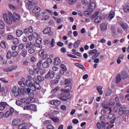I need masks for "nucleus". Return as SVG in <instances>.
Returning <instances> with one entry per match:
<instances>
[{
  "label": "nucleus",
  "mask_w": 129,
  "mask_h": 129,
  "mask_svg": "<svg viewBox=\"0 0 129 129\" xmlns=\"http://www.w3.org/2000/svg\"><path fill=\"white\" fill-rule=\"evenodd\" d=\"M3 19L7 24L8 25H12L13 24V13L9 12L8 14L4 13L3 14Z\"/></svg>",
  "instance_id": "nucleus-1"
},
{
  "label": "nucleus",
  "mask_w": 129,
  "mask_h": 129,
  "mask_svg": "<svg viewBox=\"0 0 129 129\" xmlns=\"http://www.w3.org/2000/svg\"><path fill=\"white\" fill-rule=\"evenodd\" d=\"M69 96V94L65 92H62L60 94H58L57 95V98L60 100H62L63 101H67L69 99L68 98Z\"/></svg>",
  "instance_id": "nucleus-2"
},
{
  "label": "nucleus",
  "mask_w": 129,
  "mask_h": 129,
  "mask_svg": "<svg viewBox=\"0 0 129 129\" xmlns=\"http://www.w3.org/2000/svg\"><path fill=\"white\" fill-rule=\"evenodd\" d=\"M36 78H33V81H35L33 83V86L32 87L34 88V89L33 90V91H36V90H41V86L39 85V84L36 81Z\"/></svg>",
  "instance_id": "nucleus-3"
},
{
  "label": "nucleus",
  "mask_w": 129,
  "mask_h": 129,
  "mask_svg": "<svg viewBox=\"0 0 129 129\" xmlns=\"http://www.w3.org/2000/svg\"><path fill=\"white\" fill-rule=\"evenodd\" d=\"M12 15V21L14 23H16L17 21L18 22L21 20V16L18 15L17 13L14 12Z\"/></svg>",
  "instance_id": "nucleus-4"
},
{
  "label": "nucleus",
  "mask_w": 129,
  "mask_h": 129,
  "mask_svg": "<svg viewBox=\"0 0 129 129\" xmlns=\"http://www.w3.org/2000/svg\"><path fill=\"white\" fill-rule=\"evenodd\" d=\"M129 110L123 109L122 107H120L119 108V115H122V114H128Z\"/></svg>",
  "instance_id": "nucleus-5"
},
{
  "label": "nucleus",
  "mask_w": 129,
  "mask_h": 129,
  "mask_svg": "<svg viewBox=\"0 0 129 129\" xmlns=\"http://www.w3.org/2000/svg\"><path fill=\"white\" fill-rule=\"evenodd\" d=\"M43 33L45 35H47V34H48L49 36H52L53 35V32L51 31V27H47L43 30Z\"/></svg>",
  "instance_id": "nucleus-6"
},
{
  "label": "nucleus",
  "mask_w": 129,
  "mask_h": 129,
  "mask_svg": "<svg viewBox=\"0 0 129 129\" xmlns=\"http://www.w3.org/2000/svg\"><path fill=\"white\" fill-rule=\"evenodd\" d=\"M55 76V72L51 71H49L48 73L46 74V75L45 77V78L46 79H48V77L50 78V79H52L54 78V77Z\"/></svg>",
  "instance_id": "nucleus-7"
},
{
  "label": "nucleus",
  "mask_w": 129,
  "mask_h": 129,
  "mask_svg": "<svg viewBox=\"0 0 129 129\" xmlns=\"http://www.w3.org/2000/svg\"><path fill=\"white\" fill-rule=\"evenodd\" d=\"M101 106L103 107V108H104L105 109H108V113H111V111L112 110L111 109V108L109 107L108 106V103H102L101 104Z\"/></svg>",
  "instance_id": "nucleus-8"
},
{
  "label": "nucleus",
  "mask_w": 129,
  "mask_h": 129,
  "mask_svg": "<svg viewBox=\"0 0 129 129\" xmlns=\"http://www.w3.org/2000/svg\"><path fill=\"white\" fill-rule=\"evenodd\" d=\"M24 89L23 88H18V91H16L14 93V95L16 97H18V96H19V95H21V94H24Z\"/></svg>",
  "instance_id": "nucleus-9"
},
{
  "label": "nucleus",
  "mask_w": 129,
  "mask_h": 129,
  "mask_svg": "<svg viewBox=\"0 0 129 129\" xmlns=\"http://www.w3.org/2000/svg\"><path fill=\"white\" fill-rule=\"evenodd\" d=\"M8 105H9V104L6 102H0V110H5Z\"/></svg>",
  "instance_id": "nucleus-10"
},
{
  "label": "nucleus",
  "mask_w": 129,
  "mask_h": 129,
  "mask_svg": "<svg viewBox=\"0 0 129 129\" xmlns=\"http://www.w3.org/2000/svg\"><path fill=\"white\" fill-rule=\"evenodd\" d=\"M119 24L120 26H121V27L124 31H126V29H128V28H129L127 24L124 23L122 22V21H119Z\"/></svg>",
  "instance_id": "nucleus-11"
},
{
  "label": "nucleus",
  "mask_w": 129,
  "mask_h": 129,
  "mask_svg": "<svg viewBox=\"0 0 129 129\" xmlns=\"http://www.w3.org/2000/svg\"><path fill=\"white\" fill-rule=\"evenodd\" d=\"M50 104L52 105H56V106L58 105H61V101L59 100H54L50 101Z\"/></svg>",
  "instance_id": "nucleus-12"
},
{
  "label": "nucleus",
  "mask_w": 129,
  "mask_h": 129,
  "mask_svg": "<svg viewBox=\"0 0 129 129\" xmlns=\"http://www.w3.org/2000/svg\"><path fill=\"white\" fill-rule=\"evenodd\" d=\"M25 83L26 86H27V87H30V88H32V87H33V86H34L33 82L30 80H26Z\"/></svg>",
  "instance_id": "nucleus-13"
},
{
  "label": "nucleus",
  "mask_w": 129,
  "mask_h": 129,
  "mask_svg": "<svg viewBox=\"0 0 129 129\" xmlns=\"http://www.w3.org/2000/svg\"><path fill=\"white\" fill-rule=\"evenodd\" d=\"M35 6H37V3H27V7L28 9V10H32Z\"/></svg>",
  "instance_id": "nucleus-14"
},
{
  "label": "nucleus",
  "mask_w": 129,
  "mask_h": 129,
  "mask_svg": "<svg viewBox=\"0 0 129 129\" xmlns=\"http://www.w3.org/2000/svg\"><path fill=\"white\" fill-rule=\"evenodd\" d=\"M113 18H114V12L110 11L109 16L107 18V20L110 21Z\"/></svg>",
  "instance_id": "nucleus-15"
},
{
  "label": "nucleus",
  "mask_w": 129,
  "mask_h": 129,
  "mask_svg": "<svg viewBox=\"0 0 129 129\" xmlns=\"http://www.w3.org/2000/svg\"><path fill=\"white\" fill-rule=\"evenodd\" d=\"M101 31H105L107 29V24L105 23H102L100 26Z\"/></svg>",
  "instance_id": "nucleus-16"
},
{
  "label": "nucleus",
  "mask_w": 129,
  "mask_h": 129,
  "mask_svg": "<svg viewBox=\"0 0 129 129\" xmlns=\"http://www.w3.org/2000/svg\"><path fill=\"white\" fill-rule=\"evenodd\" d=\"M88 9L92 12H93V10L95 9V3H94V2H93L91 4H90L89 7L88 8Z\"/></svg>",
  "instance_id": "nucleus-17"
},
{
  "label": "nucleus",
  "mask_w": 129,
  "mask_h": 129,
  "mask_svg": "<svg viewBox=\"0 0 129 129\" xmlns=\"http://www.w3.org/2000/svg\"><path fill=\"white\" fill-rule=\"evenodd\" d=\"M120 74L122 79H126V78H127V76H128L125 71L121 72Z\"/></svg>",
  "instance_id": "nucleus-18"
},
{
  "label": "nucleus",
  "mask_w": 129,
  "mask_h": 129,
  "mask_svg": "<svg viewBox=\"0 0 129 129\" xmlns=\"http://www.w3.org/2000/svg\"><path fill=\"white\" fill-rule=\"evenodd\" d=\"M54 65H60L61 64V60L59 57H56L54 58V62H53Z\"/></svg>",
  "instance_id": "nucleus-19"
},
{
  "label": "nucleus",
  "mask_w": 129,
  "mask_h": 129,
  "mask_svg": "<svg viewBox=\"0 0 129 129\" xmlns=\"http://www.w3.org/2000/svg\"><path fill=\"white\" fill-rule=\"evenodd\" d=\"M40 11L41 8H40V7H34L32 11L33 14H37L39 13Z\"/></svg>",
  "instance_id": "nucleus-20"
},
{
  "label": "nucleus",
  "mask_w": 129,
  "mask_h": 129,
  "mask_svg": "<svg viewBox=\"0 0 129 129\" xmlns=\"http://www.w3.org/2000/svg\"><path fill=\"white\" fill-rule=\"evenodd\" d=\"M33 110V111H37V106L35 104L30 105V110Z\"/></svg>",
  "instance_id": "nucleus-21"
},
{
  "label": "nucleus",
  "mask_w": 129,
  "mask_h": 129,
  "mask_svg": "<svg viewBox=\"0 0 129 129\" xmlns=\"http://www.w3.org/2000/svg\"><path fill=\"white\" fill-rule=\"evenodd\" d=\"M101 114H102V115H103V116H105L106 115H107V114H109V113L107 112V111H106V109H101Z\"/></svg>",
  "instance_id": "nucleus-22"
},
{
  "label": "nucleus",
  "mask_w": 129,
  "mask_h": 129,
  "mask_svg": "<svg viewBox=\"0 0 129 129\" xmlns=\"http://www.w3.org/2000/svg\"><path fill=\"white\" fill-rule=\"evenodd\" d=\"M71 89H72V86L70 85L66 86L64 88V90L66 92H69Z\"/></svg>",
  "instance_id": "nucleus-23"
},
{
  "label": "nucleus",
  "mask_w": 129,
  "mask_h": 129,
  "mask_svg": "<svg viewBox=\"0 0 129 129\" xmlns=\"http://www.w3.org/2000/svg\"><path fill=\"white\" fill-rule=\"evenodd\" d=\"M97 90L99 92L100 95H102L103 91H102V87L101 86H98L97 87Z\"/></svg>",
  "instance_id": "nucleus-24"
},
{
  "label": "nucleus",
  "mask_w": 129,
  "mask_h": 129,
  "mask_svg": "<svg viewBox=\"0 0 129 129\" xmlns=\"http://www.w3.org/2000/svg\"><path fill=\"white\" fill-rule=\"evenodd\" d=\"M91 13H92V12L88 9V10H87L86 11L84 12V14L85 17H89L90 15V14H91Z\"/></svg>",
  "instance_id": "nucleus-25"
},
{
  "label": "nucleus",
  "mask_w": 129,
  "mask_h": 129,
  "mask_svg": "<svg viewBox=\"0 0 129 129\" xmlns=\"http://www.w3.org/2000/svg\"><path fill=\"white\" fill-rule=\"evenodd\" d=\"M79 45H80V40H77L75 43H74V47L76 49L78 47H79Z\"/></svg>",
  "instance_id": "nucleus-26"
},
{
  "label": "nucleus",
  "mask_w": 129,
  "mask_h": 129,
  "mask_svg": "<svg viewBox=\"0 0 129 129\" xmlns=\"http://www.w3.org/2000/svg\"><path fill=\"white\" fill-rule=\"evenodd\" d=\"M66 2L69 4V5H74L77 0H66Z\"/></svg>",
  "instance_id": "nucleus-27"
},
{
  "label": "nucleus",
  "mask_w": 129,
  "mask_h": 129,
  "mask_svg": "<svg viewBox=\"0 0 129 129\" xmlns=\"http://www.w3.org/2000/svg\"><path fill=\"white\" fill-rule=\"evenodd\" d=\"M12 124L14 126L18 125V124H19V119H14L12 121Z\"/></svg>",
  "instance_id": "nucleus-28"
},
{
  "label": "nucleus",
  "mask_w": 129,
  "mask_h": 129,
  "mask_svg": "<svg viewBox=\"0 0 129 129\" xmlns=\"http://www.w3.org/2000/svg\"><path fill=\"white\" fill-rule=\"evenodd\" d=\"M23 34H24V32H23V31H22V30H17L16 31V35L17 37H21V36H22Z\"/></svg>",
  "instance_id": "nucleus-29"
},
{
  "label": "nucleus",
  "mask_w": 129,
  "mask_h": 129,
  "mask_svg": "<svg viewBox=\"0 0 129 129\" xmlns=\"http://www.w3.org/2000/svg\"><path fill=\"white\" fill-rule=\"evenodd\" d=\"M42 67L44 68H49L50 67V63H48V62L44 61L42 63Z\"/></svg>",
  "instance_id": "nucleus-30"
},
{
  "label": "nucleus",
  "mask_w": 129,
  "mask_h": 129,
  "mask_svg": "<svg viewBox=\"0 0 129 129\" xmlns=\"http://www.w3.org/2000/svg\"><path fill=\"white\" fill-rule=\"evenodd\" d=\"M121 81V77H120V75H117V76L116 77V83H118L119 82H120Z\"/></svg>",
  "instance_id": "nucleus-31"
},
{
  "label": "nucleus",
  "mask_w": 129,
  "mask_h": 129,
  "mask_svg": "<svg viewBox=\"0 0 129 129\" xmlns=\"http://www.w3.org/2000/svg\"><path fill=\"white\" fill-rule=\"evenodd\" d=\"M90 2H91V0H82V3L84 6H88Z\"/></svg>",
  "instance_id": "nucleus-32"
},
{
  "label": "nucleus",
  "mask_w": 129,
  "mask_h": 129,
  "mask_svg": "<svg viewBox=\"0 0 129 129\" xmlns=\"http://www.w3.org/2000/svg\"><path fill=\"white\" fill-rule=\"evenodd\" d=\"M102 127H104V129H108L110 127V125L108 123H103V122H102Z\"/></svg>",
  "instance_id": "nucleus-33"
},
{
  "label": "nucleus",
  "mask_w": 129,
  "mask_h": 129,
  "mask_svg": "<svg viewBox=\"0 0 129 129\" xmlns=\"http://www.w3.org/2000/svg\"><path fill=\"white\" fill-rule=\"evenodd\" d=\"M75 65L76 66H77L78 67H79V68H80V69H82V70H84V71H85L86 70L85 68L83 65L80 64L79 63H76Z\"/></svg>",
  "instance_id": "nucleus-34"
},
{
  "label": "nucleus",
  "mask_w": 129,
  "mask_h": 129,
  "mask_svg": "<svg viewBox=\"0 0 129 129\" xmlns=\"http://www.w3.org/2000/svg\"><path fill=\"white\" fill-rule=\"evenodd\" d=\"M26 123H22L21 124H20V125H19L18 128V129H25L26 128Z\"/></svg>",
  "instance_id": "nucleus-35"
},
{
  "label": "nucleus",
  "mask_w": 129,
  "mask_h": 129,
  "mask_svg": "<svg viewBox=\"0 0 129 129\" xmlns=\"http://www.w3.org/2000/svg\"><path fill=\"white\" fill-rule=\"evenodd\" d=\"M37 79L39 82H42V81H44V80H45V78L41 76H37Z\"/></svg>",
  "instance_id": "nucleus-36"
},
{
  "label": "nucleus",
  "mask_w": 129,
  "mask_h": 129,
  "mask_svg": "<svg viewBox=\"0 0 129 129\" xmlns=\"http://www.w3.org/2000/svg\"><path fill=\"white\" fill-rule=\"evenodd\" d=\"M26 48H34V44L32 43V42H29L27 44Z\"/></svg>",
  "instance_id": "nucleus-37"
},
{
  "label": "nucleus",
  "mask_w": 129,
  "mask_h": 129,
  "mask_svg": "<svg viewBox=\"0 0 129 129\" xmlns=\"http://www.w3.org/2000/svg\"><path fill=\"white\" fill-rule=\"evenodd\" d=\"M34 52H36V49H35L33 47L30 48L28 50V53H29V54H34Z\"/></svg>",
  "instance_id": "nucleus-38"
},
{
  "label": "nucleus",
  "mask_w": 129,
  "mask_h": 129,
  "mask_svg": "<svg viewBox=\"0 0 129 129\" xmlns=\"http://www.w3.org/2000/svg\"><path fill=\"white\" fill-rule=\"evenodd\" d=\"M101 21V16H98L96 19H95V23L98 24Z\"/></svg>",
  "instance_id": "nucleus-39"
},
{
  "label": "nucleus",
  "mask_w": 129,
  "mask_h": 129,
  "mask_svg": "<svg viewBox=\"0 0 129 129\" xmlns=\"http://www.w3.org/2000/svg\"><path fill=\"white\" fill-rule=\"evenodd\" d=\"M96 53H97V50L96 49H92L89 52L90 55H93L96 54Z\"/></svg>",
  "instance_id": "nucleus-40"
},
{
  "label": "nucleus",
  "mask_w": 129,
  "mask_h": 129,
  "mask_svg": "<svg viewBox=\"0 0 129 129\" xmlns=\"http://www.w3.org/2000/svg\"><path fill=\"white\" fill-rule=\"evenodd\" d=\"M5 28V23L4 21L2 20H0V29H3Z\"/></svg>",
  "instance_id": "nucleus-41"
},
{
  "label": "nucleus",
  "mask_w": 129,
  "mask_h": 129,
  "mask_svg": "<svg viewBox=\"0 0 129 129\" xmlns=\"http://www.w3.org/2000/svg\"><path fill=\"white\" fill-rule=\"evenodd\" d=\"M50 119H51V120H53L54 122H55V123L59 122V118H58L50 117Z\"/></svg>",
  "instance_id": "nucleus-42"
},
{
  "label": "nucleus",
  "mask_w": 129,
  "mask_h": 129,
  "mask_svg": "<svg viewBox=\"0 0 129 129\" xmlns=\"http://www.w3.org/2000/svg\"><path fill=\"white\" fill-rule=\"evenodd\" d=\"M1 46L2 48H3L4 49H5V48H7V45L6 44V42H5V41L1 42Z\"/></svg>",
  "instance_id": "nucleus-43"
},
{
  "label": "nucleus",
  "mask_w": 129,
  "mask_h": 129,
  "mask_svg": "<svg viewBox=\"0 0 129 129\" xmlns=\"http://www.w3.org/2000/svg\"><path fill=\"white\" fill-rule=\"evenodd\" d=\"M37 47V48H40V49H42L43 48V46L41 44V43H35L34 44V46Z\"/></svg>",
  "instance_id": "nucleus-44"
},
{
  "label": "nucleus",
  "mask_w": 129,
  "mask_h": 129,
  "mask_svg": "<svg viewBox=\"0 0 129 129\" xmlns=\"http://www.w3.org/2000/svg\"><path fill=\"white\" fill-rule=\"evenodd\" d=\"M59 89H60V88L59 87H56L55 88L51 90V93H56V91H58Z\"/></svg>",
  "instance_id": "nucleus-45"
},
{
  "label": "nucleus",
  "mask_w": 129,
  "mask_h": 129,
  "mask_svg": "<svg viewBox=\"0 0 129 129\" xmlns=\"http://www.w3.org/2000/svg\"><path fill=\"white\" fill-rule=\"evenodd\" d=\"M21 55L23 57H26L28 55V51L27 50H23Z\"/></svg>",
  "instance_id": "nucleus-46"
},
{
  "label": "nucleus",
  "mask_w": 129,
  "mask_h": 129,
  "mask_svg": "<svg viewBox=\"0 0 129 129\" xmlns=\"http://www.w3.org/2000/svg\"><path fill=\"white\" fill-rule=\"evenodd\" d=\"M10 72L13 71V70H16L18 68L17 66H13L12 67H10Z\"/></svg>",
  "instance_id": "nucleus-47"
},
{
  "label": "nucleus",
  "mask_w": 129,
  "mask_h": 129,
  "mask_svg": "<svg viewBox=\"0 0 129 129\" xmlns=\"http://www.w3.org/2000/svg\"><path fill=\"white\" fill-rule=\"evenodd\" d=\"M13 43L14 45H18L19 44V39L18 38H14Z\"/></svg>",
  "instance_id": "nucleus-48"
},
{
  "label": "nucleus",
  "mask_w": 129,
  "mask_h": 129,
  "mask_svg": "<svg viewBox=\"0 0 129 129\" xmlns=\"http://www.w3.org/2000/svg\"><path fill=\"white\" fill-rule=\"evenodd\" d=\"M39 54L40 56L42 57V56L44 55L45 54V50L44 49H41L39 52Z\"/></svg>",
  "instance_id": "nucleus-49"
},
{
  "label": "nucleus",
  "mask_w": 129,
  "mask_h": 129,
  "mask_svg": "<svg viewBox=\"0 0 129 129\" xmlns=\"http://www.w3.org/2000/svg\"><path fill=\"white\" fill-rule=\"evenodd\" d=\"M7 59H11L12 58V52L11 51H8L7 54Z\"/></svg>",
  "instance_id": "nucleus-50"
},
{
  "label": "nucleus",
  "mask_w": 129,
  "mask_h": 129,
  "mask_svg": "<svg viewBox=\"0 0 129 129\" xmlns=\"http://www.w3.org/2000/svg\"><path fill=\"white\" fill-rule=\"evenodd\" d=\"M111 31L113 34H115V33H116V30L115 29V27H114V26L111 27Z\"/></svg>",
  "instance_id": "nucleus-51"
},
{
  "label": "nucleus",
  "mask_w": 129,
  "mask_h": 129,
  "mask_svg": "<svg viewBox=\"0 0 129 129\" xmlns=\"http://www.w3.org/2000/svg\"><path fill=\"white\" fill-rule=\"evenodd\" d=\"M60 68H61V69L63 70L64 72L67 71V69L66 68L65 65H64L63 64H60Z\"/></svg>",
  "instance_id": "nucleus-52"
},
{
  "label": "nucleus",
  "mask_w": 129,
  "mask_h": 129,
  "mask_svg": "<svg viewBox=\"0 0 129 129\" xmlns=\"http://www.w3.org/2000/svg\"><path fill=\"white\" fill-rule=\"evenodd\" d=\"M99 14V12L97 11L91 17L92 19H94L96 17H97L98 16V14Z\"/></svg>",
  "instance_id": "nucleus-53"
},
{
  "label": "nucleus",
  "mask_w": 129,
  "mask_h": 129,
  "mask_svg": "<svg viewBox=\"0 0 129 129\" xmlns=\"http://www.w3.org/2000/svg\"><path fill=\"white\" fill-rule=\"evenodd\" d=\"M71 83V81H70V80L68 79H66L64 80V85H66L67 84H70Z\"/></svg>",
  "instance_id": "nucleus-54"
},
{
  "label": "nucleus",
  "mask_w": 129,
  "mask_h": 129,
  "mask_svg": "<svg viewBox=\"0 0 129 129\" xmlns=\"http://www.w3.org/2000/svg\"><path fill=\"white\" fill-rule=\"evenodd\" d=\"M49 19H50V16L48 15H46L42 18L43 21H48Z\"/></svg>",
  "instance_id": "nucleus-55"
},
{
  "label": "nucleus",
  "mask_w": 129,
  "mask_h": 129,
  "mask_svg": "<svg viewBox=\"0 0 129 129\" xmlns=\"http://www.w3.org/2000/svg\"><path fill=\"white\" fill-rule=\"evenodd\" d=\"M36 43L37 44H42V39L41 38H38L36 40Z\"/></svg>",
  "instance_id": "nucleus-56"
},
{
  "label": "nucleus",
  "mask_w": 129,
  "mask_h": 129,
  "mask_svg": "<svg viewBox=\"0 0 129 129\" xmlns=\"http://www.w3.org/2000/svg\"><path fill=\"white\" fill-rule=\"evenodd\" d=\"M124 12L125 13H128L129 12V7L128 6H125L123 9Z\"/></svg>",
  "instance_id": "nucleus-57"
},
{
  "label": "nucleus",
  "mask_w": 129,
  "mask_h": 129,
  "mask_svg": "<svg viewBox=\"0 0 129 129\" xmlns=\"http://www.w3.org/2000/svg\"><path fill=\"white\" fill-rule=\"evenodd\" d=\"M18 84L20 85V86H21V87H24L25 84L23 81H19L18 82Z\"/></svg>",
  "instance_id": "nucleus-58"
},
{
  "label": "nucleus",
  "mask_w": 129,
  "mask_h": 129,
  "mask_svg": "<svg viewBox=\"0 0 129 129\" xmlns=\"http://www.w3.org/2000/svg\"><path fill=\"white\" fill-rule=\"evenodd\" d=\"M54 45H55V40L54 39V38H52L50 42V46H51V47H54Z\"/></svg>",
  "instance_id": "nucleus-59"
},
{
  "label": "nucleus",
  "mask_w": 129,
  "mask_h": 129,
  "mask_svg": "<svg viewBox=\"0 0 129 129\" xmlns=\"http://www.w3.org/2000/svg\"><path fill=\"white\" fill-rule=\"evenodd\" d=\"M24 46L23 44H20L18 46L19 50H23V49H24Z\"/></svg>",
  "instance_id": "nucleus-60"
},
{
  "label": "nucleus",
  "mask_w": 129,
  "mask_h": 129,
  "mask_svg": "<svg viewBox=\"0 0 129 129\" xmlns=\"http://www.w3.org/2000/svg\"><path fill=\"white\" fill-rule=\"evenodd\" d=\"M13 39H14V36L13 35L11 34L8 35L7 40H13Z\"/></svg>",
  "instance_id": "nucleus-61"
},
{
  "label": "nucleus",
  "mask_w": 129,
  "mask_h": 129,
  "mask_svg": "<svg viewBox=\"0 0 129 129\" xmlns=\"http://www.w3.org/2000/svg\"><path fill=\"white\" fill-rule=\"evenodd\" d=\"M42 64H43V60H40L38 61V62L37 64V67H41Z\"/></svg>",
  "instance_id": "nucleus-62"
},
{
  "label": "nucleus",
  "mask_w": 129,
  "mask_h": 129,
  "mask_svg": "<svg viewBox=\"0 0 129 129\" xmlns=\"http://www.w3.org/2000/svg\"><path fill=\"white\" fill-rule=\"evenodd\" d=\"M32 36L33 38H38V33H37L36 32L33 33Z\"/></svg>",
  "instance_id": "nucleus-63"
},
{
  "label": "nucleus",
  "mask_w": 129,
  "mask_h": 129,
  "mask_svg": "<svg viewBox=\"0 0 129 129\" xmlns=\"http://www.w3.org/2000/svg\"><path fill=\"white\" fill-rule=\"evenodd\" d=\"M47 129H55L54 126L52 124H49L47 126Z\"/></svg>",
  "instance_id": "nucleus-64"
}]
</instances>
